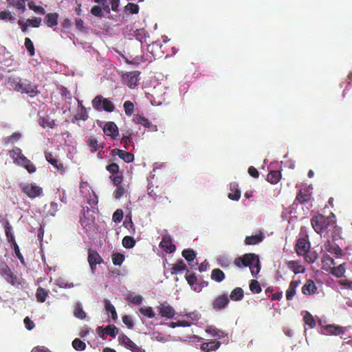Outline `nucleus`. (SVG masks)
I'll list each match as a JSON object with an SVG mask.
<instances>
[{
    "instance_id": "nucleus-8",
    "label": "nucleus",
    "mask_w": 352,
    "mask_h": 352,
    "mask_svg": "<svg viewBox=\"0 0 352 352\" xmlns=\"http://www.w3.org/2000/svg\"><path fill=\"white\" fill-rule=\"evenodd\" d=\"M310 243L308 240L304 238H300L297 240L295 250L298 255L305 256L309 252Z\"/></svg>"
},
{
    "instance_id": "nucleus-59",
    "label": "nucleus",
    "mask_w": 352,
    "mask_h": 352,
    "mask_svg": "<svg viewBox=\"0 0 352 352\" xmlns=\"http://www.w3.org/2000/svg\"><path fill=\"white\" fill-rule=\"evenodd\" d=\"M111 179L113 183V185L118 187L123 181L122 173H119L118 174L113 175L111 177Z\"/></svg>"
},
{
    "instance_id": "nucleus-51",
    "label": "nucleus",
    "mask_w": 352,
    "mask_h": 352,
    "mask_svg": "<svg viewBox=\"0 0 352 352\" xmlns=\"http://www.w3.org/2000/svg\"><path fill=\"white\" fill-rule=\"evenodd\" d=\"M104 331L107 335L115 338L116 336H118L119 330L118 328L115 325L109 324L104 328Z\"/></svg>"
},
{
    "instance_id": "nucleus-18",
    "label": "nucleus",
    "mask_w": 352,
    "mask_h": 352,
    "mask_svg": "<svg viewBox=\"0 0 352 352\" xmlns=\"http://www.w3.org/2000/svg\"><path fill=\"white\" fill-rule=\"evenodd\" d=\"M221 342L214 340L210 342H203L201 345V349L204 352H211L219 348Z\"/></svg>"
},
{
    "instance_id": "nucleus-21",
    "label": "nucleus",
    "mask_w": 352,
    "mask_h": 352,
    "mask_svg": "<svg viewBox=\"0 0 352 352\" xmlns=\"http://www.w3.org/2000/svg\"><path fill=\"white\" fill-rule=\"evenodd\" d=\"M325 249L328 251L329 253L335 254L337 256H342V250L340 248V247L330 241H327L325 243Z\"/></svg>"
},
{
    "instance_id": "nucleus-26",
    "label": "nucleus",
    "mask_w": 352,
    "mask_h": 352,
    "mask_svg": "<svg viewBox=\"0 0 352 352\" xmlns=\"http://www.w3.org/2000/svg\"><path fill=\"white\" fill-rule=\"evenodd\" d=\"M5 233L8 241L11 244L12 247L17 244L14 239L12 228L9 221H6L5 224Z\"/></svg>"
},
{
    "instance_id": "nucleus-36",
    "label": "nucleus",
    "mask_w": 352,
    "mask_h": 352,
    "mask_svg": "<svg viewBox=\"0 0 352 352\" xmlns=\"http://www.w3.org/2000/svg\"><path fill=\"white\" fill-rule=\"evenodd\" d=\"M9 4L11 6L14 7L15 8L21 10L22 12H24L25 10V1L27 0H7Z\"/></svg>"
},
{
    "instance_id": "nucleus-61",
    "label": "nucleus",
    "mask_w": 352,
    "mask_h": 352,
    "mask_svg": "<svg viewBox=\"0 0 352 352\" xmlns=\"http://www.w3.org/2000/svg\"><path fill=\"white\" fill-rule=\"evenodd\" d=\"M126 299L134 305H140L142 301V297L140 295L130 294L128 296Z\"/></svg>"
},
{
    "instance_id": "nucleus-60",
    "label": "nucleus",
    "mask_w": 352,
    "mask_h": 352,
    "mask_svg": "<svg viewBox=\"0 0 352 352\" xmlns=\"http://www.w3.org/2000/svg\"><path fill=\"white\" fill-rule=\"evenodd\" d=\"M21 153H22L21 149L18 147H16L10 151V155L11 157L12 158L13 162L14 163H16V162L18 160V159Z\"/></svg>"
},
{
    "instance_id": "nucleus-29",
    "label": "nucleus",
    "mask_w": 352,
    "mask_h": 352,
    "mask_svg": "<svg viewBox=\"0 0 352 352\" xmlns=\"http://www.w3.org/2000/svg\"><path fill=\"white\" fill-rule=\"evenodd\" d=\"M226 278L225 273L220 269H213L211 273V279L217 282L221 283Z\"/></svg>"
},
{
    "instance_id": "nucleus-28",
    "label": "nucleus",
    "mask_w": 352,
    "mask_h": 352,
    "mask_svg": "<svg viewBox=\"0 0 352 352\" xmlns=\"http://www.w3.org/2000/svg\"><path fill=\"white\" fill-rule=\"evenodd\" d=\"M281 178L279 170H270L267 175V181L271 184H277Z\"/></svg>"
},
{
    "instance_id": "nucleus-13",
    "label": "nucleus",
    "mask_w": 352,
    "mask_h": 352,
    "mask_svg": "<svg viewBox=\"0 0 352 352\" xmlns=\"http://www.w3.org/2000/svg\"><path fill=\"white\" fill-rule=\"evenodd\" d=\"M16 163L22 166L23 168H25L29 173H34L36 171V167L35 165L32 163L30 160L26 158L23 153L21 154Z\"/></svg>"
},
{
    "instance_id": "nucleus-42",
    "label": "nucleus",
    "mask_w": 352,
    "mask_h": 352,
    "mask_svg": "<svg viewBox=\"0 0 352 352\" xmlns=\"http://www.w3.org/2000/svg\"><path fill=\"white\" fill-rule=\"evenodd\" d=\"M183 257L188 261H192L196 258V253L192 249H184L182 253Z\"/></svg>"
},
{
    "instance_id": "nucleus-14",
    "label": "nucleus",
    "mask_w": 352,
    "mask_h": 352,
    "mask_svg": "<svg viewBox=\"0 0 352 352\" xmlns=\"http://www.w3.org/2000/svg\"><path fill=\"white\" fill-rule=\"evenodd\" d=\"M312 194L307 188H304L300 190L296 196L294 201V203L297 202L300 204H305L309 201L311 199Z\"/></svg>"
},
{
    "instance_id": "nucleus-54",
    "label": "nucleus",
    "mask_w": 352,
    "mask_h": 352,
    "mask_svg": "<svg viewBox=\"0 0 352 352\" xmlns=\"http://www.w3.org/2000/svg\"><path fill=\"white\" fill-rule=\"evenodd\" d=\"M28 6L30 9L34 10V12L40 14H45V10L44 8L40 6H37L34 2L30 1L28 3Z\"/></svg>"
},
{
    "instance_id": "nucleus-53",
    "label": "nucleus",
    "mask_w": 352,
    "mask_h": 352,
    "mask_svg": "<svg viewBox=\"0 0 352 352\" xmlns=\"http://www.w3.org/2000/svg\"><path fill=\"white\" fill-rule=\"evenodd\" d=\"M11 271V269L6 262H0V274L4 278V279L8 276Z\"/></svg>"
},
{
    "instance_id": "nucleus-37",
    "label": "nucleus",
    "mask_w": 352,
    "mask_h": 352,
    "mask_svg": "<svg viewBox=\"0 0 352 352\" xmlns=\"http://www.w3.org/2000/svg\"><path fill=\"white\" fill-rule=\"evenodd\" d=\"M133 121L136 124L142 125L146 128H150V126L152 125V124L148 119H146V117H143V116H140L139 114L135 115Z\"/></svg>"
},
{
    "instance_id": "nucleus-40",
    "label": "nucleus",
    "mask_w": 352,
    "mask_h": 352,
    "mask_svg": "<svg viewBox=\"0 0 352 352\" xmlns=\"http://www.w3.org/2000/svg\"><path fill=\"white\" fill-rule=\"evenodd\" d=\"M87 146L91 152H96L100 148L98 141L96 138H88L87 140Z\"/></svg>"
},
{
    "instance_id": "nucleus-2",
    "label": "nucleus",
    "mask_w": 352,
    "mask_h": 352,
    "mask_svg": "<svg viewBox=\"0 0 352 352\" xmlns=\"http://www.w3.org/2000/svg\"><path fill=\"white\" fill-rule=\"evenodd\" d=\"M335 215L333 213L329 217L318 214L311 219V224L317 234H322L329 226L335 225Z\"/></svg>"
},
{
    "instance_id": "nucleus-15",
    "label": "nucleus",
    "mask_w": 352,
    "mask_h": 352,
    "mask_svg": "<svg viewBox=\"0 0 352 352\" xmlns=\"http://www.w3.org/2000/svg\"><path fill=\"white\" fill-rule=\"evenodd\" d=\"M157 309L161 316L165 318H173L176 314L175 310L168 304H161Z\"/></svg>"
},
{
    "instance_id": "nucleus-27",
    "label": "nucleus",
    "mask_w": 352,
    "mask_h": 352,
    "mask_svg": "<svg viewBox=\"0 0 352 352\" xmlns=\"http://www.w3.org/2000/svg\"><path fill=\"white\" fill-rule=\"evenodd\" d=\"M58 14L56 12L47 14L44 19V22L49 28H53L58 24Z\"/></svg>"
},
{
    "instance_id": "nucleus-48",
    "label": "nucleus",
    "mask_w": 352,
    "mask_h": 352,
    "mask_svg": "<svg viewBox=\"0 0 352 352\" xmlns=\"http://www.w3.org/2000/svg\"><path fill=\"white\" fill-rule=\"evenodd\" d=\"M5 280L12 286H18L21 284L19 278L11 271Z\"/></svg>"
},
{
    "instance_id": "nucleus-4",
    "label": "nucleus",
    "mask_w": 352,
    "mask_h": 352,
    "mask_svg": "<svg viewBox=\"0 0 352 352\" xmlns=\"http://www.w3.org/2000/svg\"><path fill=\"white\" fill-rule=\"evenodd\" d=\"M21 191L26 195L30 199H36L43 192L42 188L32 184V183L23 182L20 184Z\"/></svg>"
},
{
    "instance_id": "nucleus-31",
    "label": "nucleus",
    "mask_w": 352,
    "mask_h": 352,
    "mask_svg": "<svg viewBox=\"0 0 352 352\" xmlns=\"http://www.w3.org/2000/svg\"><path fill=\"white\" fill-rule=\"evenodd\" d=\"M48 296V290L42 287H38L37 290H36V298H37V301L38 302H45Z\"/></svg>"
},
{
    "instance_id": "nucleus-10",
    "label": "nucleus",
    "mask_w": 352,
    "mask_h": 352,
    "mask_svg": "<svg viewBox=\"0 0 352 352\" xmlns=\"http://www.w3.org/2000/svg\"><path fill=\"white\" fill-rule=\"evenodd\" d=\"M160 246L163 248L165 252L168 254L173 253L176 250V245L173 243L172 238L168 234L162 236Z\"/></svg>"
},
{
    "instance_id": "nucleus-47",
    "label": "nucleus",
    "mask_w": 352,
    "mask_h": 352,
    "mask_svg": "<svg viewBox=\"0 0 352 352\" xmlns=\"http://www.w3.org/2000/svg\"><path fill=\"white\" fill-rule=\"evenodd\" d=\"M21 138V134L19 133H14L12 135L6 137L3 139V143L5 145H8V144L14 143L18 141Z\"/></svg>"
},
{
    "instance_id": "nucleus-19",
    "label": "nucleus",
    "mask_w": 352,
    "mask_h": 352,
    "mask_svg": "<svg viewBox=\"0 0 352 352\" xmlns=\"http://www.w3.org/2000/svg\"><path fill=\"white\" fill-rule=\"evenodd\" d=\"M327 333L333 336H340L345 333L346 328L335 324H327L325 327Z\"/></svg>"
},
{
    "instance_id": "nucleus-35",
    "label": "nucleus",
    "mask_w": 352,
    "mask_h": 352,
    "mask_svg": "<svg viewBox=\"0 0 352 352\" xmlns=\"http://www.w3.org/2000/svg\"><path fill=\"white\" fill-rule=\"evenodd\" d=\"M74 314L76 318H79L80 320H84L86 318L87 314L83 310L82 304L80 302H76V307H74Z\"/></svg>"
},
{
    "instance_id": "nucleus-62",
    "label": "nucleus",
    "mask_w": 352,
    "mask_h": 352,
    "mask_svg": "<svg viewBox=\"0 0 352 352\" xmlns=\"http://www.w3.org/2000/svg\"><path fill=\"white\" fill-rule=\"evenodd\" d=\"M106 169L107 171L110 173H111L113 175L116 174H118L120 167L116 163H112L106 166Z\"/></svg>"
},
{
    "instance_id": "nucleus-22",
    "label": "nucleus",
    "mask_w": 352,
    "mask_h": 352,
    "mask_svg": "<svg viewBox=\"0 0 352 352\" xmlns=\"http://www.w3.org/2000/svg\"><path fill=\"white\" fill-rule=\"evenodd\" d=\"M264 235L262 232H259L258 234L247 236L245 239V243L248 245H256L262 242L264 239Z\"/></svg>"
},
{
    "instance_id": "nucleus-63",
    "label": "nucleus",
    "mask_w": 352,
    "mask_h": 352,
    "mask_svg": "<svg viewBox=\"0 0 352 352\" xmlns=\"http://www.w3.org/2000/svg\"><path fill=\"white\" fill-rule=\"evenodd\" d=\"M60 95L63 98L69 102L72 99V96L69 91H68L67 88L62 86L60 88Z\"/></svg>"
},
{
    "instance_id": "nucleus-5",
    "label": "nucleus",
    "mask_w": 352,
    "mask_h": 352,
    "mask_svg": "<svg viewBox=\"0 0 352 352\" xmlns=\"http://www.w3.org/2000/svg\"><path fill=\"white\" fill-rule=\"evenodd\" d=\"M257 255L253 253L245 254L242 256L237 257L234 259V263L239 268L250 267L255 259H256Z\"/></svg>"
},
{
    "instance_id": "nucleus-45",
    "label": "nucleus",
    "mask_w": 352,
    "mask_h": 352,
    "mask_svg": "<svg viewBox=\"0 0 352 352\" xmlns=\"http://www.w3.org/2000/svg\"><path fill=\"white\" fill-rule=\"evenodd\" d=\"M139 311L141 314L146 316L147 318H153L155 314L151 307H140L139 309Z\"/></svg>"
},
{
    "instance_id": "nucleus-56",
    "label": "nucleus",
    "mask_w": 352,
    "mask_h": 352,
    "mask_svg": "<svg viewBox=\"0 0 352 352\" xmlns=\"http://www.w3.org/2000/svg\"><path fill=\"white\" fill-rule=\"evenodd\" d=\"M331 272L332 274L338 277H341L345 272L344 264H340L339 266L333 267Z\"/></svg>"
},
{
    "instance_id": "nucleus-24",
    "label": "nucleus",
    "mask_w": 352,
    "mask_h": 352,
    "mask_svg": "<svg viewBox=\"0 0 352 352\" xmlns=\"http://www.w3.org/2000/svg\"><path fill=\"white\" fill-rule=\"evenodd\" d=\"M287 267L292 270L294 274L303 273L305 271V267L300 265V261H289L287 263Z\"/></svg>"
},
{
    "instance_id": "nucleus-25",
    "label": "nucleus",
    "mask_w": 352,
    "mask_h": 352,
    "mask_svg": "<svg viewBox=\"0 0 352 352\" xmlns=\"http://www.w3.org/2000/svg\"><path fill=\"white\" fill-rule=\"evenodd\" d=\"M300 284V280H292L290 282L289 286L286 291V298L291 300L296 295V287Z\"/></svg>"
},
{
    "instance_id": "nucleus-52",
    "label": "nucleus",
    "mask_w": 352,
    "mask_h": 352,
    "mask_svg": "<svg viewBox=\"0 0 352 352\" xmlns=\"http://www.w3.org/2000/svg\"><path fill=\"white\" fill-rule=\"evenodd\" d=\"M124 109L125 114L130 116L134 113V104L133 102L130 100H126L124 103Z\"/></svg>"
},
{
    "instance_id": "nucleus-55",
    "label": "nucleus",
    "mask_w": 352,
    "mask_h": 352,
    "mask_svg": "<svg viewBox=\"0 0 352 352\" xmlns=\"http://www.w3.org/2000/svg\"><path fill=\"white\" fill-rule=\"evenodd\" d=\"M250 289L253 294H260L262 291V288L259 283L256 280H252L250 284Z\"/></svg>"
},
{
    "instance_id": "nucleus-57",
    "label": "nucleus",
    "mask_w": 352,
    "mask_h": 352,
    "mask_svg": "<svg viewBox=\"0 0 352 352\" xmlns=\"http://www.w3.org/2000/svg\"><path fill=\"white\" fill-rule=\"evenodd\" d=\"M131 133L129 131H126L125 135H124L121 139V143H124V147L125 149H128L129 146H130V144L131 142Z\"/></svg>"
},
{
    "instance_id": "nucleus-17",
    "label": "nucleus",
    "mask_w": 352,
    "mask_h": 352,
    "mask_svg": "<svg viewBox=\"0 0 352 352\" xmlns=\"http://www.w3.org/2000/svg\"><path fill=\"white\" fill-rule=\"evenodd\" d=\"M45 160L54 168H56L58 171H64V166L63 163H61L56 157L53 155V154L50 152L45 153Z\"/></svg>"
},
{
    "instance_id": "nucleus-1",
    "label": "nucleus",
    "mask_w": 352,
    "mask_h": 352,
    "mask_svg": "<svg viewBox=\"0 0 352 352\" xmlns=\"http://www.w3.org/2000/svg\"><path fill=\"white\" fill-rule=\"evenodd\" d=\"M6 86L12 91L25 94L30 97H35L40 93L36 84L28 80L22 79L16 75H10L8 77Z\"/></svg>"
},
{
    "instance_id": "nucleus-16",
    "label": "nucleus",
    "mask_w": 352,
    "mask_h": 352,
    "mask_svg": "<svg viewBox=\"0 0 352 352\" xmlns=\"http://www.w3.org/2000/svg\"><path fill=\"white\" fill-rule=\"evenodd\" d=\"M111 154L113 156L118 155L126 163H130L134 160V155L133 153L119 148H113L111 151Z\"/></svg>"
},
{
    "instance_id": "nucleus-20",
    "label": "nucleus",
    "mask_w": 352,
    "mask_h": 352,
    "mask_svg": "<svg viewBox=\"0 0 352 352\" xmlns=\"http://www.w3.org/2000/svg\"><path fill=\"white\" fill-rule=\"evenodd\" d=\"M230 192L228 195V198L233 201H239L240 199L241 192L236 182L230 184Z\"/></svg>"
},
{
    "instance_id": "nucleus-11",
    "label": "nucleus",
    "mask_w": 352,
    "mask_h": 352,
    "mask_svg": "<svg viewBox=\"0 0 352 352\" xmlns=\"http://www.w3.org/2000/svg\"><path fill=\"white\" fill-rule=\"evenodd\" d=\"M103 132L113 140H116L119 136L118 127L113 122H107L103 127Z\"/></svg>"
},
{
    "instance_id": "nucleus-7",
    "label": "nucleus",
    "mask_w": 352,
    "mask_h": 352,
    "mask_svg": "<svg viewBox=\"0 0 352 352\" xmlns=\"http://www.w3.org/2000/svg\"><path fill=\"white\" fill-rule=\"evenodd\" d=\"M102 261V258L96 250L90 248L88 250V262L93 273L96 270V266Z\"/></svg>"
},
{
    "instance_id": "nucleus-38",
    "label": "nucleus",
    "mask_w": 352,
    "mask_h": 352,
    "mask_svg": "<svg viewBox=\"0 0 352 352\" xmlns=\"http://www.w3.org/2000/svg\"><path fill=\"white\" fill-rule=\"evenodd\" d=\"M39 124L43 128H54L56 126L55 120H50L49 117H42L39 120Z\"/></svg>"
},
{
    "instance_id": "nucleus-39",
    "label": "nucleus",
    "mask_w": 352,
    "mask_h": 352,
    "mask_svg": "<svg viewBox=\"0 0 352 352\" xmlns=\"http://www.w3.org/2000/svg\"><path fill=\"white\" fill-rule=\"evenodd\" d=\"M303 321L305 324L308 325L310 328H314L316 327V320L314 316L309 311H306L303 316Z\"/></svg>"
},
{
    "instance_id": "nucleus-34",
    "label": "nucleus",
    "mask_w": 352,
    "mask_h": 352,
    "mask_svg": "<svg viewBox=\"0 0 352 352\" xmlns=\"http://www.w3.org/2000/svg\"><path fill=\"white\" fill-rule=\"evenodd\" d=\"M104 309L107 313H111L113 320H116L118 318L117 312L115 307L111 304L109 300L105 299L104 301Z\"/></svg>"
},
{
    "instance_id": "nucleus-12",
    "label": "nucleus",
    "mask_w": 352,
    "mask_h": 352,
    "mask_svg": "<svg viewBox=\"0 0 352 352\" xmlns=\"http://www.w3.org/2000/svg\"><path fill=\"white\" fill-rule=\"evenodd\" d=\"M228 303L229 298L228 295H219L212 302V308L216 311H220L227 307Z\"/></svg>"
},
{
    "instance_id": "nucleus-3",
    "label": "nucleus",
    "mask_w": 352,
    "mask_h": 352,
    "mask_svg": "<svg viewBox=\"0 0 352 352\" xmlns=\"http://www.w3.org/2000/svg\"><path fill=\"white\" fill-rule=\"evenodd\" d=\"M92 107L97 111H105L107 112H113L115 106L111 100L108 98H103L99 95L96 96L91 101Z\"/></svg>"
},
{
    "instance_id": "nucleus-9",
    "label": "nucleus",
    "mask_w": 352,
    "mask_h": 352,
    "mask_svg": "<svg viewBox=\"0 0 352 352\" xmlns=\"http://www.w3.org/2000/svg\"><path fill=\"white\" fill-rule=\"evenodd\" d=\"M119 341L124 344L126 349L131 350L133 352H144V350L138 346L133 341H132L129 337L124 334L119 336Z\"/></svg>"
},
{
    "instance_id": "nucleus-44",
    "label": "nucleus",
    "mask_w": 352,
    "mask_h": 352,
    "mask_svg": "<svg viewBox=\"0 0 352 352\" xmlns=\"http://www.w3.org/2000/svg\"><path fill=\"white\" fill-rule=\"evenodd\" d=\"M250 271L252 272V275L254 276H256V274L260 272L261 270V265H260V261L258 256L257 255L256 259L254 261V263L250 265Z\"/></svg>"
},
{
    "instance_id": "nucleus-46",
    "label": "nucleus",
    "mask_w": 352,
    "mask_h": 352,
    "mask_svg": "<svg viewBox=\"0 0 352 352\" xmlns=\"http://www.w3.org/2000/svg\"><path fill=\"white\" fill-rule=\"evenodd\" d=\"M136 241L131 236H125L122 240V245L126 248H131L135 245Z\"/></svg>"
},
{
    "instance_id": "nucleus-64",
    "label": "nucleus",
    "mask_w": 352,
    "mask_h": 352,
    "mask_svg": "<svg viewBox=\"0 0 352 352\" xmlns=\"http://www.w3.org/2000/svg\"><path fill=\"white\" fill-rule=\"evenodd\" d=\"M0 19H1V20L8 19L10 21H12V20L14 19V16L10 12L2 11V12H0Z\"/></svg>"
},
{
    "instance_id": "nucleus-49",
    "label": "nucleus",
    "mask_w": 352,
    "mask_h": 352,
    "mask_svg": "<svg viewBox=\"0 0 352 352\" xmlns=\"http://www.w3.org/2000/svg\"><path fill=\"white\" fill-rule=\"evenodd\" d=\"M125 11L132 14H137L140 12V7L138 4L129 3L125 6Z\"/></svg>"
},
{
    "instance_id": "nucleus-32",
    "label": "nucleus",
    "mask_w": 352,
    "mask_h": 352,
    "mask_svg": "<svg viewBox=\"0 0 352 352\" xmlns=\"http://www.w3.org/2000/svg\"><path fill=\"white\" fill-rule=\"evenodd\" d=\"M78 104L80 107V111H78L75 116L74 118L76 120H82L86 121L89 118V113H87V109L82 105L80 101H78Z\"/></svg>"
},
{
    "instance_id": "nucleus-43",
    "label": "nucleus",
    "mask_w": 352,
    "mask_h": 352,
    "mask_svg": "<svg viewBox=\"0 0 352 352\" xmlns=\"http://www.w3.org/2000/svg\"><path fill=\"white\" fill-rule=\"evenodd\" d=\"M125 259L124 254L120 253H114L112 254L113 264L116 266H121Z\"/></svg>"
},
{
    "instance_id": "nucleus-58",
    "label": "nucleus",
    "mask_w": 352,
    "mask_h": 352,
    "mask_svg": "<svg viewBox=\"0 0 352 352\" xmlns=\"http://www.w3.org/2000/svg\"><path fill=\"white\" fill-rule=\"evenodd\" d=\"M123 216V210L120 208L116 209L113 214V220L115 223H119L122 220Z\"/></svg>"
},
{
    "instance_id": "nucleus-50",
    "label": "nucleus",
    "mask_w": 352,
    "mask_h": 352,
    "mask_svg": "<svg viewBox=\"0 0 352 352\" xmlns=\"http://www.w3.org/2000/svg\"><path fill=\"white\" fill-rule=\"evenodd\" d=\"M25 47L31 56L35 55L34 45L29 37L25 38Z\"/></svg>"
},
{
    "instance_id": "nucleus-41",
    "label": "nucleus",
    "mask_w": 352,
    "mask_h": 352,
    "mask_svg": "<svg viewBox=\"0 0 352 352\" xmlns=\"http://www.w3.org/2000/svg\"><path fill=\"white\" fill-rule=\"evenodd\" d=\"M72 346L76 351H84L87 348L86 343L80 338H76L73 340Z\"/></svg>"
},
{
    "instance_id": "nucleus-33",
    "label": "nucleus",
    "mask_w": 352,
    "mask_h": 352,
    "mask_svg": "<svg viewBox=\"0 0 352 352\" xmlns=\"http://www.w3.org/2000/svg\"><path fill=\"white\" fill-rule=\"evenodd\" d=\"M243 290L241 287H237L232 290L230 294V298L232 300L238 301L243 298Z\"/></svg>"
},
{
    "instance_id": "nucleus-23",
    "label": "nucleus",
    "mask_w": 352,
    "mask_h": 352,
    "mask_svg": "<svg viewBox=\"0 0 352 352\" xmlns=\"http://www.w3.org/2000/svg\"><path fill=\"white\" fill-rule=\"evenodd\" d=\"M316 283L312 280H307L302 288V292L304 295H313L316 294Z\"/></svg>"
},
{
    "instance_id": "nucleus-30",
    "label": "nucleus",
    "mask_w": 352,
    "mask_h": 352,
    "mask_svg": "<svg viewBox=\"0 0 352 352\" xmlns=\"http://www.w3.org/2000/svg\"><path fill=\"white\" fill-rule=\"evenodd\" d=\"M186 264L182 259L178 260L176 264H173L172 267L170 268L171 273L173 274H177L178 272L187 270Z\"/></svg>"
},
{
    "instance_id": "nucleus-6",
    "label": "nucleus",
    "mask_w": 352,
    "mask_h": 352,
    "mask_svg": "<svg viewBox=\"0 0 352 352\" xmlns=\"http://www.w3.org/2000/svg\"><path fill=\"white\" fill-rule=\"evenodd\" d=\"M123 80L130 88L136 87L140 81V72L132 71L126 73L123 75Z\"/></svg>"
}]
</instances>
